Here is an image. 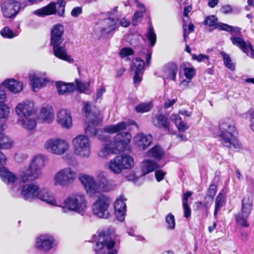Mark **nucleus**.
<instances>
[{"label": "nucleus", "mask_w": 254, "mask_h": 254, "mask_svg": "<svg viewBox=\"0 0 254 254\" xmlns=\"http://www.w3.org/2000/svg\"><path fill=\"white\" fill-rule=\"evenodd\" d=\"M178 71V67L174 63L168 64L165 67L164 74L166 78L176 80V76Z\"/></svg>", "instance_id": "33"}, {"label": "nucleus", "mask_w": 254, "mask_h": 254, "mask_svg": "<svg viewBox=\"0 0 254 254\" xmlns=\"http://www.w3.org/2000/svg\"><path fill=\"white\" fill-rule=\"evenodd\" d=\"M65 2L60 1L57 2H51L47 5L33 11V13L40 17L53 15L58 12L59 16L64 17Z\"/></svg>", "instance_id": "14"}, {"label": "nucleus", "mask_w": 254, "mask_h": 254, "mask_svg": "<svg viewBox=\"0 0 254 254\" xmlns=\"http://www.w3.org/2000/svg\"><path fill=\"white\" fill-rule=\"evenodd\" d=\"M4 86L13 93H17L23 89V83L13 78L5 79L2 83Z\"/></svg>", "instance_id": "29"}, {"label": "nucleus", "mask_w": 254, "mask_h": 254, "mask_svg": "<svg viewBox=\"0 0 254 254\" xmlns=\"http://www.w3.org/2000/svg\"><path fill=\"white\" fill-rule=\"evenodd\" d=\"M224 195L222 193H219L216 197L215 202V211L214 213V217H216L217 212L224 205Z\"/></svg>", "instance_id": "40"}, {"label": "nucleus", "mask_w": 254, "mask_h": 254, "mask_svg": "<svg viewBox=\"0 0 254 254\" xmlns=\"http://www.w3.org/2000/svg\"><path fill=\"white\" fill-rule=\"evenodd\" d=\"M219 128L221 142L224 146L236 149L241 148V143L234 135L236 128L232 120L230 118L222 120L219 123Z\"/></svg>", "instance_id": "6"}, {"label": "nucleus", "mask_w": 254, "mask_h": 254, "mask_svg": "<svg viewBox=\"0 0 254 254\" xmlns=\"http://www.w3.org/2000/svg\"><path fill=\"white\" fill-rule=\"evenodd\" d=\"M127 199L123 195H120L115 202V214L120 221H123L125 219L126 211V204L125 201Z\"/></svg>", "instance_id": "26"}, {"label": "nucleus", "mask_w": 254, "mask_h": 254, "mask_svg": "<svg viewBox=\"0 0 254 254\" xmlns=\"http://www.w3.org/2000/svg\"><path fill=\"white\" fill-rule=\"evenodd\" d=\"M135 145L140 150H145L152 142V136L142 133L137 134L133 138Z\"/></svg>", "instance_id": "25"}, {"label": "nucleus", "mask_w": 254, "mask_h": 254, "mask_svg": "<svg viewBox=\"0 0 254 254\" xmlns=\"http://www.w3.org/2000/svg\"><path fill=\"white\" fill-rule=\"evenodd\" d=\"M79 180L86 192L90 196H93L99 191L97 182L93 176L82 174L79 176Z\"/></svg>", "instance_id": "16"}, {"label": "nucleus", "mask_w": 254, "mask_h": 254, "mask_svg": "<svg viewBox=\"0 0 254 254\" xmlns=\"http://www.w3.org/2000/svg\"><path fill=\"white\" fill-rule=\"evenodd\" d=\"M192 194V192L190 191H187L186 193H184L182 198L183 204H188V199Z\"/></svg>", "instance_id": "63"}, {"label": "nucleus", "mask_w": 254, "mask_h": 254, "mask_svg": "<svg viewBox=\"0 0 254 254\" xmlns=\"http://www.w3.org/2000/svg\"><path fill=\"white\" fill-rule=\"evenodd\" d=\"M56 87L59 93L64 95L66 93L72 91L74 86L73 84H66L62 81L56 82Z\"/></svg>", "instance_id": "37"}, {"label": "nucleus", "mask_w": 254, "mask_h": 254, "mask_svg": "<svg viewBox=\"0 0 254 254\" xmlns=\"http://www.w3.org/2000/svg\"><path fill=\"white\" fill-rule=\"evenodd\" d=\"M90 104L87 102L83 103V110L85 113L87 123L85 125L84 130L86 134L90 137L96 135L97 129L96 127L101 123L102 118L99 114L91 113L89 108Z\"/></svg>", "instance_id": "10"}, {"label": "nucleus", "mask_w": 254, "mask_h": 254, "mask_svg": "<svg viewBox=\"0 0 254 254\" xmlns=\"http://www.w3.org/2000/svg\"><path fill=\"white\" fill-rule=\"evenodd\" d=\"M144 62L140 58H137L132 62L131 70L134 72L133 83L135 86H137L142 80Z\"/></svg>", "instance_id": "21"}, {"label": "nucleus", "mask_w": 254, "mask_h": 254, "mask_svg": "<svg viewBox=\"0 0 254 254\" xmlns=\"http://www.w3.org/2000/svg\"><path fill=\"white\" fill-rule=\"evenodd\" d=\"M62 44V43H55L51 44L53 47L54 55L61 60L65 61L69 63H72L74 60L68 55L65 49V44L61 45Z\"/></svg>", "instance_id": "23"}, {"label": "nucleus", "mask_w": 254, "mask_h": 254, "mask_svg": "<svg viewBox=\"0 0 254 254\" xmlns=\"http://www.w3.org/2000/svg\"><path fill=\"white\" fill-rule=\"evenodd\" d=\"M221 54L223 58V61L225 66L231 70H234L235 69V65L232 63L230 57L224 52H221Z\"/></svg>", "instance_id": "43"}, {"label": "nucleus", "mask_w": 254, "mask_h": 254, "mask_svg": "<svg viewBox=\"0 0 254 254\" xmlns=\"http://www.w3.org/2000/svg\"><path fill=\"white\" fill-rule=\"evenodd\" d=\"M10 114V108L5 104H0V119H6Z\"/></svg>", "instance_id": "42"}, {"label": "nucleus", "mask_w": 254, "mask_h": 254, "mask_svg": "<svg viewBox=\"0 0 254 254\" xmlns=\"http://www.w3.org/2000/svg\"><path fill=\"white\" fill-rule=\"evenodd\" d=\"M232 43L238 47L248 56L254 58V50L252 45L249 42H245L241 36H233L231 37Z\"/></svg>", "instance_id": "20"}, {"label": "nucleus", "mask_w": 254, "mask_h": 254, "mask_svg": "<svg viewBox=\"0 0 254 254\" xmlns=\"http://www.w3.org/2000/svg\"><path fill=\"white\" fill-rule=\"evenodd\" d=\"M40 117L46 122L51 123L54 118L52 107L49 105L43 107L41 110Z\"/></svg>", "instance_id": "34"}, {"label": "nucleus", "mask_w": 254, "mask_h": 254, "mask_svg": "<svg viewBox=\"0 0 254 254\" xmlns=\"http://www.w3.org/2000/svg\"><path fill=\"white\" fill-rule=\"evenodd\" d=\"M250 117V127L251 129L254 131V110L252 109L249 111Z\"/></svg>", "instance_id": "61"}, {"label": "nucleus", "mask_w": 254, "mask_h": 254, "mask_svg": "<svg viewBox=\"0 0 254 254\" xmlns=\"http://www.w3.org/2000/svg\"><path fill=\"white\" fill-rule=\"evenodd\" d=\"M20 192L22 197L27 201L38 198L51 205L57 206L54 195L47 189L41 188L35 183L23 185Z\"/></svg>", "instance_id": "3"}, {"label": "nucleus", "mask_w": 254, "mask_h": 254, "mask_svg": "<svg viewBox=\"0 0 254 254\" xmlns=\"http://www.w3.org/2000/svg\"><path fill=\"white\" fill-rule=\"evenodd\" d=\"M1 140L3 141V143H0V148L8 149L11 147L12 142L7 136L5 135L2 136Z\"/></svg>", "instance_id": "45"}, {"label": "nucleus", "mask_w": 254, "mask_h": 254, "mask_svg": "<svg viewBox=\"0 0 254 254\" xmlns=\"http://www.w3.org/2000/svg\"><path fill=\"white\" fill-rule=\"evenodd\" d=\"M184 28V37L185 41H187V38L189 33L192 32L194 31V27L193 24L190 23L188 26V31L187 30V26L185 24L183 25Z\"/></svg>", "instance_id": "51"}, {"label": "nucleus", "mask_w": 254, "mask_h": 254, "mask_svg": "<svg viewBox=\"0 0 254 254\" xmlns=\"http://www.w3.org/2000/svg\"><path fill=\"white\" fill-rule=\"evenodd\" d=\"M96 177L99 190L109 192L116 188L114 181L108 179V174L106 172L102 171H98Z\"/></svg>", "instance_id": "18"}, {"label": "nucleus", "mask_w": 254, "mask_h": 254, "mask_svg": "<svg viewBox=\"0 0 254 254\" xmlns=\"http://www.w3.org/2000/svg\"><path fill=\"white\" fill-rule=\"evenodd\" d=\"M143 11H136L133 15L132 19V24L135 26L137 23L143 17Z\"/></svg>", "instance_id": "50"}, {"label": "nucleus", "mask_w": 254, "mask_h": 254, "mask_svg": "<svg viewBox=\"0 0 254 254\" xmlns=\"http://www.w3.org/2000/svg\"><path fill=\"white\" fill-rule=\"evenodd\" d=\"M146 37L149 42L151 47H153L156 42V35L154 31V29L151 24H149L148 28V31L146 33Z\"/></svg>", "instance_id": "39"}, {"label": "nucleus", "mask_w": 254, "mask_h": 254, "mask_svg": "<svg viewBox=\"0 0 254 254\" xmlns=\"http://www.w3.org/2000/svg\"><path fill=\"white\" fill-rule=\"evenodd\" d=\"M166 222L168 225V228L171 230H173L175 227V220L174 216L171 214L169 213L166 217Z\"/></svg>", "instance_id": "44"}, {"label": "nucleus", "mask_w": 254, "mask_h": 254, "mask_svg": "<svg viewBox=\"0 0 254 254\" xmlns=\"http://www.w3.org/2000/svg\"><path fill=\"white\" fill-rule=\"evenodd\" d=\"M42 76L41 74L31 73L29 77L32 84V88L34 91H37L39 89L46 85L47 82L45 74Z\"/></svg>", "instance_id": "28"}, {"label": "nucleus", "mask_w": 254, "mask_h": 254, "mask_svg": "<svg viewBox=\"0 0 254 254\" xmlns=\"http://www.w3.org/2000/svg\"><path fill=\"white\" fill-rule=\"evenodd\" d=\"M127 126L126 122H122L116 125H110L104 128L103 131L105 132L111 134L117 132L118 133L113 140L109 142L106 141L102 144L101 148L98 153L99 157L107 158L112 154H117L124 151L130 143L132 138L129 132H122L127 129Z\"/></svg>", "instance_id": "1"}, {"label": "nucleus", "mask_w": 254, "mask_h": 254, "mask_svg": "<svg viewBox=\"0 0 254 254\" xmlns=\"http://www.w3.org/2000/svg\"><path fill=\"white\" fill-rule=\"evenodd\" d=\"M216 186L214 184H211L209 188L207 195L211 198V201L214 198L216 193Z\"/></svg>", "instance_id": "52"}, {"label": "nucleus", "mask_w": 254, "mask_h": 254, "mask_svg": "<svg viewBox=\"0 0 254 254\" xmlns=\"http://www.w3.org/2000/svg\"><path fill=\"white\" fill-rule=\"evenodd\" d=\"M119 27L120 26L124 27H127L130 25V20L126 18L119 19Z\"/></svg>", "instance_id": "56"}, {"label": "nucleus", "mask_w": 254, "mask_h": 254, "mask_svg": "<svg viewBox=\"0 0 254 254\" xmlns=\"http://www.w3.org/2000/svg\"><path fill=\"white\" fill-rule=\"evenodd\" d=\"M151 123L155 127L163 129L167 134L172 133L170 121L166 115L163 114H153Z\"/></svg>", "instance_id": "17"}, {"label": "nucleus", "mask_w": 254, "mask_h": 254, "mask_svg": "<svg viewBox=\"0 0 254 254\" xmlns=\"http://www.w3.org/2000/svg\"><path fill=\"white\" fill-rule=\"evenodd\" d=\"M252 202L250 197H244L242 202L241 213L235 215L236 222L242 227L249 226L247 220L252 210Z\"/></svg>", "instance_id": "15"}, {"label": "nucleus", "mask_w": 254, "mask_h": 254, "mask_svg": "<svg viewBox=\"0 0 254 254\" xmlns=\"http://www.w3.org/2000/svg\"><path fill=\"white\" fill-rule=\"evenodd\" d=\"M143 55H145V59L146 61V65H149L150 64L152 52L148 49H144L142 52Z\"/></svg>", "instance_id": "54"}, {"label": "nucleus", "mask_w": 254, "mask_h": 254, "mask_svg": "<svg viewBox=\"0 0 254 254\" xmlns=\"http://www.w3.org/2000/svg\"><path fill=\"white\" fill-rule=\"evenodd\" d=\"M2 36L7 38H12L16 36V34L10 30L8 27H4L0 32Z\"/></svg>", "instance_id": "48"}, {"label": "nucleus", "mask_w": 254, "mask_h": 254, "mask_svg": "<svg viewBox=\"0 0 254 254\" xmlns=\"http://www.w3.org/2000/svg\"><path fill=\"white\" fill-rule=\"evenodd\" d=\"M166 173L161 170L157 171L155 173V178L158 182L162 181Z\"/></svg>", "instance_id": "60"}, {"label": "nucleus", "mask_w": 254, "mask_h": 254, "mask_svg": "<svg viewBox=\"0 0 254 254\" xmlns=\"http://www.w3.org/2000/svg\"><path fill=\"white\" fill-rule=\"evenodd\" d=\"M47 157L42 154H38L34 156L31 160L30 165L34 169H38L42 171V169L45 166Z\"/></svg>", "instance_id": "32"}, {"label": "nucleus", "mask_w": 254, "mask_h": 254, "mask_svg": "<svg viewBox=\"0 0 254 254\" xmlns=\"http://www.w3.org/2000/svg\"><path fill=\"white\" fill-rule=\"evenodd\" d=\"M72 145L74 154L82 159L88 158L91 153V141L87 135L79 134L74 137Z\"/></svg>", "instance_id": "8"}, {"label": "nucleus", "mask_w": 254, "mask_h": 254, "mask_svg": "<svg viewBox=\"0 0 254 254\" xmlns=\"http://www.w3.org/2000/svg\"><path fill=\"white\" fill-rule=\"evenodd\" d=\"M216 28L220 30H224L227 32H231V34L239 33L241 29L237 27H233L226 24L220 23L217 24Z\"/></svg>", "instance_id": "38"}, {"label": "nucleus", "mask_w": 254, "mask_h": 254, "mask_svg": "<svg viewBox=\"0 0 254 254\" xmlns=\"http://www.w3.org/2000/svg\"><path fill=\"white\" fill-rule=\"evenodd\" d=\"M170 119L175 124L179 130L185 131L189 128V126L182 121L181 118L179 115L172 114Z\"/></svg>", "instance_id": "36"}, {"label": "nucleus", "mask_w": 254, "mask_h": 254, "mask_svg": "<svg viewBox=\"0 0 254 254\" xmlns=\"http://www.w3.org/2000/svg\"><path fill=\"white\" fill-rule=\"evenodd\" d=\"M76 178L77 172L75 169L66 167L60 169L55 174L53 181L55 186L64 188L72 185Z\"/></svg>", "instance_id": "9"}, {"label": "nucleus", "mask_w": 254, "mask_h": 254, "mask_svg": "<svg viewBox=\"0 0 254 254\" xmlns=\"http://www.w3.org/2000/svg\"><path fill=\"white\" fill-rule=\"evenodd\" d=\"M192 59L193 60L197 61L198 62H203L206 60H208V56L203 55V54H199L197 55L196 54H193L192 55Z\"/></svg>", "instance_id": "53"}, {"label": "nucleus", "mask_w": 254, "mask_h": 254, "mask_svg": "<svg viewBox=\"0 0 254 254\" xmlns=\"http://www.w3.org/2000/svg\"><path fill=\"white\" fill-rule=\"evenodd\" d=\"M160 166L156 162L150 159H145L141 164V170L143 175L150 173Z\"/></svg>", "instance_id": "31"}, {"label": "nucleus", "mask_w": 254, "mask_h": 254, "mask_svg": "<svg viewBox=\"0 0 254 254\" xmlns=\"http://www.w3.org/2000/svg\"><path fill=\"white\" fill-rule=\"evenodd\" d=\"M54 241L53 237L49 234L41 235L37 238L36 247L39 250L48 251L52 249Z\"/></svg>", "instance_id": "22"}, {"label": "nucleus", "mask_w": 254, "mask_h": 254, "mask_svg": "<svg viewBox=\"0 0 254 254\" xmlns=\"http://www.w3.org/2000/svg\"><path fill=\"white\" fill-rule=\"evenodd\" d=\"M57 121L63 128H69L72 126V118L69 111L66 109H62L57 114Z\"/></svg>", "instance_id": "24"}, {"label": "nucleus", "mask_w": 254, "mask_h": 254, "mask_svg": "<svg viewBox=\"0 0 254 254\" xmlns=\"http://www.w3.org/2000/svg\"><path fill=\"white\" fill-rule=\"evenodd\" d=\"M15 112L18 116V123L28 130L33 129L36 126V110L34 103L27 100L18 103L15 107Z\"/></svg>", "instance_id": "4"}, {"label": "nucleus", "mask_w": 254, "mask_h": 254, "mask_svg": "<svg viewBox=\"0 0 254 254\" xmlns=\"http://www.w3.org/2000/svg\"><path fill=\"white\" fill-rule=\"evenodd\" d=\"M133 54L134 52L133 50L129 47L124 48L119 52V55L122 58L132 55Z\"/></svg>", "instance_id": "47"}, {"label": "nucleus", "mask_w": 254, "mask_h": 254, "mask_svg": "<svg viewBox=\"0 0 254 254\" xmlns=\"http://www.w3.org/2000/svg\"><path fill=\"white\" fill-rule=\"evenodd\" d=\"M152 108L151 102L141 103L135 107V110L137 113H144L149 111Z\"/></svg>", "instance_id": "41"}, {"label": "nucleus", "mask_w": 254, "mask_h": 254, "mask_svg": "<svg viewBox=\"0 0 254 254\" xmlns=\"http://www.w3.org/2000/svg\"><path fill=\"white\" fill-rule=\"evenodd\" d=\"M115 234L114 231H102L98 236L97 241L94 248L97 254H117L118 250L115 248Z\"/></svg>", "instance_id": "7"}, {"label": "nucleus", "mask_w": 254, "mask_h": 254, "mask_svg": "<svg viewBox=\"0 0 254 254\" xmlns=\"http://www.w3.org/2000/svg\"><path fill=\"white\" fill-rule=\"evenodd\" d=\"M146 156L160 160L164 155V151L159 146L156 145L146 152Z\"/></svg>", "instance_id": "35"}, {"label": "nucleus", "mask_w": 254, "mask_h": 254, "mask_svg": "<svg viewBox=\"0 0 254 254\" xmlns=\"http://www.w3.org/2000/svg\"><path fill=\"white\" fill-rule=\"evenodd\" d=\"M183 209H184V217L185 218H189L191 215V209L190 207L188 206V204H183Z\"/></svg>", "instance_id": "58"}, {"label": "nucleus", "mask_w": 254, "mask_h": 254, "mask_svg": "<svg viewBox=\"0 0 254 254\" xmlns=\"http://www.w3.org/2000/svg\"><path fill=\"white\" fill-rule=\"evenodd\" d=\"M6 95L3 86L0 85V103H4L5 101Z\"/></svg>", "instance_id": "62"}, {"label": "nucleus", "mask_w": 254, "mask_h": 254, "mask_svg": "<svg viewBox=\"0 0 254 254\" xmlns=\"http://www.w3.org/2000/svg\"><path fill=\"white\" fill-rule=\"evenodd\" d=\"M89 87V83H77V87L80 92H83L87 90Z\"/></svg>", "instance_id": "57"}, {"label": "nucleus", "mask_w": 254, "mask_h": 254, "mask_svg": "<svg viewBox=\"0 0 254 254\" xmlns=\"http://www.w3.org/2000/svg\"><path fill=\"white\" fill-rule=\"evenodd\" d=\"M1 9L4 17L11 18L18 13L20 6L18 1L9 0L2 4Z\"/></svg>", "instance_id": "19"}, {"label": "nucleus", "mask_w": 254, "mask_h": 254, "mask_svg": "<svg viewBox=\"0 0 254 254\" xmlns=\"http://www.w3.org/2000/svg\"><path fill=\"white\" fill-rule=\"evenodd\" d=\"M184 70L185 76L190 80L192 78L195 73V70L193 67H185Z\"/></svg>", "instance_id": "49"}, {"label": "nucleus", "mask_w": 254, "mask_h": 254, "mask_svg": "<svg viewBox=\"0 0 254 254\" xmlns=\"http://www.w3.org/2000/svg\"><path fill=\"white\" fill-rule=\"evenodd\" d=\"M42 175V171L34 169L30 164L21 168L16 175L4 167H0V178L9 188L13 193H16L21 188L19 183H26L36 180Z\"/></svg>", "instance_id": "2"}, {"label": "nucleus", "mask_w": 254, "mask_h": 254, "mask_svg": "<svg viewBox=\"0 0 254 254\" xmlns=\"http://www.w3.org/2000/svg\"><path fill=\"white\" fill-rule=\"evenodd\" d=\"M119 21L118 18H108L105 21L107 26L101 30L102 35L105 36L117 30L119 28Z\"/></svg>", "instance_id": "30"}, {"label": "nucleus", "mask_w": 254, "mask_h": 254, "mask_svg": "<svg viewBox=\"0 0 254 254\" xmlns=\"http://www.w3.org/2000/svg\"><path fill=\"white\" fill-rule=\"evenodd\" d=\"M47 151L57 155L64 154L69 148L67 141L60 138H53L47 140L44 145Z\"/></svg>", "instance_id": "13"}, {"label": "nucleus", "mask_w": 254, "mask_h": 254, "mask_svg": "<svg viewBox=\"0 0 254 254\" xmlns=\"http://www.w3.org/2000/svg\"><path fill=\"white\" fill-rule=\"evenodd\" d=\"M134 164L133 158L129 155L117 156L106 164L107 168L115 174H119L124 169L131 168Z\"/></svg>", "instance_id": "11"}, {"label": "nucleus", "mask_w": 254, "mask_h": 254, "mask_svg": "<svg viewBox=\"0 0 254 254\" xmlns=\"http://www.w3.org/2000/svg\"><path fill=\"white\" fill-rule=\"evenodd\" d=\"M82 12V9L81 7L77 6L74 7L71 11V15L72 16L74 17H77L79 14H80Z\"/></svg>", "instance_id": "55"}, {"label": "nucleus", "mask_w": 254, "mask_h": 254, "mask_svg": "<svg viewBox=\"0 0 254 254\" xmlns=\"http://www.w3.org/2000/svg\"><path fill=\"white\" fill-rule=\"evenodd\" d=\"M110 204L111 199L109 196L100 194L92 204L93 214L99 218H108L110 216L109 212Z\"/></svg>", "instance_id": "12"}, {"label": "nucleus", "mask_w": 254, "mask_h": 254, "mask_svg": "<svg viewBox=\"0 0 254 254\" xmlns=\"http://www.w3.org/2000/svg\"><path fill=\"white\" fill-rule=\"evenodd\" d=\"M62 211L66 213L72 211L80 215H84L88 208V202L85 195L81 192H75L69 195L63 202Z\"/></svg>", "instance_id": "5"}, {"label": "nucleus", "mask_w": 254, "mask_h": 254, "mask_svg": "<svg viewBox=\"0 0 254 254\" xmlns=\"http://www.w3.org/2000/svg\"><path fill=\"white\" fill-rule=\"evenodd\" d=\"M106 92V89L104 87L102 86L101 88L97 90L96 100L97 101L98 100L101 99L103 93Z\"/></svg>", "instance_id": "59"}, {"label": "nucleus", "mask_w": 254, "mask_h": 254, "mask_svg": "<svg viewBox=\"0 0 254 254\" xmlns=\"http://www.w3.org/2000/svg\"><path fill=\"white\" fill-rule=\"evenodd\" d=\"M177 101V99H174L170 100H168L165 102L164 107L165 108H169L172 106Z\"/></svg>", "instance_id": "64"}, {"label": "nucleus", "mask_w": 254, "mask_h": 254, "mask_svg": "<svg viewBox=\"0 0 254 254\" xmlns=\"http://www.w3.org/2000/svg\"><path fill=\"white\" fill-rule=\"evenodd\" d=\"M217 19L214 16H208L206 17L204 21V24L208 26H214L217 25Z\"/></svg>", "instance_id": "46"}, {"label": "nucleus", "mask_w": 254, "mask_h": 254, "mask_svg": "<svg viewBox=\"0 0 254 254\" xmlns=\"http://www.w3.org/2000/svg\"><path fill=\"white\" fill-rule=\"evenodd\" d=\"M64 32V27L63 25L58 24L54 25L51 31V44L63 43L64 38L63 35Z\"/></svg>", "instance_id": "27"}]
</instances>
